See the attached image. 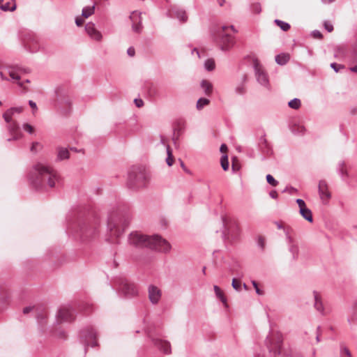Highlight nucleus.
<instances>
[{"label":"nucleus","mask_w":357,"mask_h":357,"mask_svg":"<svg viewBox=\"0 0 357 357\" xmlns=\"http://www.w3.org/2000/svg\"><path fill=\"white\" fill-rule=\"evenodd\" d=\"M34 169L37 174L36 178L33 181L36 188L48 186L53 188L57 179L56 172L51 167L42 163H37Z\"/></svg>","instance_id":"obj_1"},{"label":"nucleus","mask_w":357,"mask_h":357,"mask_svg":"<svg viewBox=\"0 0 357 357\" xmlns=\"http://www.w3.org/2000/svg\"><path fill=\"white\" fill-rule=\"evenodd\" d=\"M22 69L17 66H6L1 68L0 77L3 80L11 81L16 83L24 91L29 90L26 84L29 83V80L26 79L24 82L20 81Z\"/></svg>","instance_id":"obj_2"},{"label":"nucleus","mask_w":357,"mask_h":357,"mask_svg":"<svg viewBox=\"0 0 357 357\" xmlns=\"http://www.w3.org/2000/svg\"><path fill=\"white\" fill-rule=\"evenodd\" d=\"M23 111V107H12L6 111L3 114V119L8 123V129L15 139L20 138L21 137V134L20 132L19 125L13 119V116L15 114H20Z\"/></svg>","instance_id":"obj_3"},{"label":"nucleus","mask_w":357,"mask_h":357,"mask_svg":"<svg viewBox=\"0 0 357 357\" xmlns=\"http://www.w3.org/2000/svg\"><path fill=\"white\" fill-rule=\"evenodd\" d=\"M130 223L128 217L114 215L109 220V227L112 235L119 236Z\"/></svg>","instance_id":"obj_4"},{"label":"nucleus","mask_w":357,"mask_h":357,"mask_svg":"<svg viewBox=\"0 0 357 357\" xmlns=\"http://www.w3.org/2000/svg\"><path fill=\"white\" fill-rule=\"evenodd\" d=\"M233 31L232 26H222L219 31L218 44L222 50L227 51L230 50L234 45V38L231 35Z\"/></svg>","instance_id":"obj_5"},{"label":"nucleus","mask_w":357,"mask_h":357,"mask_svg":"<svg viewBox=\"0 0 357 357\" xmlns=\"http://www.w3.org/2000/svg\"><path fill=\"white\" fill-rule=\"evenodd\" d=\"M149 176L144 170L134 168L129 174V185L131 188H142L146 185Z\"/></svg>","instance_id":"obj_6"},{"label":"nucleus","mask_w":357,"mask_h":357,"mask_svg":"<svg viewBox=\"0 0 357 357\" xmlns=\"http://www.w3.org/2000/svg\"><path fill=\"white\" fill-rule=\"evenodd\" d=\"M149 248L162 252H169L172 248L170 243L160 236H151Z\"/></svg>","instance_id":"obj_7"},{"label":"nucleus","mask_w":357,"mask_h":357,"mask_svg":"<svg viewBox=\"0 0 357 357\" xmlns=\"http://www.w3.org/2000/svg\"><path fill=\"white\" fill-rule=\"evenodd\" d=\"M151 236L144 235L139 232H132L129 236V243L136 247H150Z\"/></svg>","instance_id":"obj_8"},{"label":"nucleus","mask_w":357,"mask_h":357,"mask_svg":"<svg viewBox=\"0 0 357 357\" xmlns=\"http://www.w3.org/2000/svg\"><path fill=\"white\" fill-rule=\"evenodd\" d=\"M268 342L270 351L276 354L279 351L282 344V337L280 334H272L268 337Z\"/></svg>","instance_id":"obj_9"},{"label":"nucleus","mask_w":357,"mask_h":357,"mask_svg":"<svg viewBox=\"0 0 357 357\" xmlns=\"http://www.w3.org/2000/svg\"><path fill=\"white\" fill-rule=\"evenodd\" d=\"M296 203L299 207L300 214L310 222L313 221V218L311 211L306 206L305 202L301 199H296Z\"/></svg>","instance_id":"obj_10"},{"label":"nucleus","mask_w":357,"mask_h":357,"mask_svg":"<svg viewBox=\"0 0 357 357\" xmlns=\"http://www.w3.org/2000/svg\"><path fill=\"white\" fill-rule=\"evenodd\" d=\"M57 318L60 321H70L75 317L68 307L63 306L59 310Z\"/></svg>","instance_id":"obj_11"},{"label":"nucleus","mask_w":357,"mask_h":357,"mask_svg":"<svg viewBox=\"0 0 357 357\" xmlns=\"http://www.w3.org/2000/svg\"><path fill=\"white\" fill-rule=\"evenodd\" d=\"M319 192L321 199L327 202L331 198V193L328 190V184L326 181L321 180L319 183Z\"/></svg>","instance_id":"obj_12"},{"label":"nucleus","mask_w":357,"mask_h":357,"mask_svg":"<svg viewBox=\"0 0 357 357\" xmlns=\"http://www.w3.org/2000/svg\"><path fill=\"white\" fill-rule=\"evenodd\" d=\"M153 344L165 354L171 353V344L168 341L160 339H153Z\"/></svg>","instance_id":"obj_13"},{"label":"nucleus","mask_w":357,"mask_h":357,"mask_svg":"<svg viewBox=\"0 0 357 357\" xmlns=\"http://www.w3.org/2000/svg\"><path fill=\"white\" fill-rule=\"evenodd\" d=\"M86 33L90 36V37L96 40H100L102 38V35L95 27L94 24L92 23H89L86 25L85 27Z\"/></svg>","instance_id":"obj_14"},{"label":"nucleus","mask_w":357,"mask_h":357,"mask_svg":"<svg viewBox=\"0 0 357 357\" xmlns=\"http://www.w3.org/2000/svg\"><path fill=\"white\" fill-rule=\"evenodd\" d=\"M149 297L151 303H157L161 297L160 290L155 286L150 287L149 289Z\"/></svg>","instance_id":"obj_15"},{"label":"nucleus","mask_w":357,"mask_h":357,"mask_svg":"<svg viewBox=\"0 0 357 357\" xmlns=\"http://www.w3.org/2000/svg\"><path fill=\"white\" fill-rule=\"evenodd\" d=\"M255 68L256 75H257L258 81L261 84H265L267 82V79H266V74L264 73V72L263 71V70L261 68V66L257 62H256L255 63Z\"/></svg>","instance_id":"obj_16"},{"label":"nucleus","mask_w":357,"mask_h":357,"mask_svg":"<svg viewBox=\"0 0 357 357\" xmlns=\"http://www.w3.org/2000/svg\"><path fill=\"white\" fill-rule=\"evenodd\" d=\"M122 291L124 292V294L130 296H135L137 294L138 292L137 288L135 284L128 282L123 284Z\"/></svg>","instance_id":"obj_17"},{"label":"nucleus","mask_w":357,"mask_h":357,"mask_svg":"<svg viewBox=\"0 0 357 357\" xmlns=\"http://www.w3.org/2000/svg\"><path fill=\"white\" fill-rule=\"evenodd\" d=\"M314 307L319 312L324 313V305L321 301V298L320 294L318 292L314 291Z\"/></svg>","instance_id":"obj_18"},{"label":"nucleus","mask_w":357,"mask_h":357,"mask_svg":"<svg viewBox=\"0 0 357 357\" xmlns=\"http://www.w3.org/2000/svg\"><path fill=\"white\" fill-rule=\"evenodd\" d=\"M290 59V56L287 53H282L275 56V61L280 65L286 64Z\"/></svg>","instance_id":"obj_19"},{"label":"nucleus","mask_w":357,"mask_h":357,"mask_svg":"<svg viewBox=\"0 0 357 357\" xmlns=\"http://www.w3.org/2000/svg\"><path fill=\"white\" fill-rule=\"evenodd\" d=\"M201 86H202V88L204 90L205 93L207 96H209L211 94L212 91H213V85L209 81L206 80V79L202 80V82L201 83Z\"/></svg>","instance_id":"obj_20"},{"label":"nucleus","mask_w":357,"mask_h":357,"mask_svg":"<svg viewBox=\"0 0 357 357\" xmlns=\"http://www.w3.org/2000/svg\"><path fill=\"white\" fill-rule=\"evenodd\" d=\"M70 157V153L68 149L64 148H59L57 153V158L59 160L68 159Z\"/></svg>","instance_id":"obj_21"},{"label":"nucleus","mask_w":357,"mask_h":357,"mask_svg":"<svg viewBox=\"0 0 357 357\" xmlns=\"http://www.w3.org/2000/svg\"><path fill=\"white\" fill-rule=\"evenodd\" d=\"M214 291H215L216 296L226 305L227 300H226L225 294H224L223 291L221 290V289L219 287L215 285Z\"/></svg>","instance_id":"obj_22"},{"label":"nucleus","mask_w":357,"mask_h":357,"mask_svg":"<svg viewBox=\"0 0 357 357\" xmlns=\"http://www.w3.org/2000/svg\"><path fill=\"white\" fill-rule=\"evenodd\" d=\"M275 23L283 31H287L290 29V25L282 20H275Z\"/></svg>","instance_id":"obj_23"},{"label":"nucleus","mask_w":357,"mask_h":357,"mask_svg":"<svg viewBox=\"0 0 357 357\" xmlns=\"http://www.w3.org/2000/svg\"><path fill=\"white\" fill-rule=\"evenodd\" d=\"M167 163L169 166H172L174 163V157L172 155V151L169 145L167 146Z\"/></svg>","instance_id":"obj_24"},{"label":"nucleus","mask_w":357,"mask_h":357,"mask_svg":"<svg viewBox=\"0 0 357 357\" xmlns=\"http://www.w3.org/2000/svg\"><path fill=\"white\" fill-rule=\"evenodd\" d=\"M94 10V6L84 8L82 10V16L85 18L89 17L93 14Z\"/></svg>","instance_id":"obj_25"},{"label":"nucleus","mask_w":357,"mask_h":357,"mask_svg":"<svg viewBox=\"0 0 357 357\" xmlns=\"http://www.w3.org/2000/svg\"><path fill=\"white\" fill-rule=\"evenodd\" d=\"M289 106L295 109H298L301 107V100L298 98H294L289 102Z\"/></svg>","instance_id":"obj_26"},{"label":"nucleus","mask_w":357,"mask_h":357,"mask_svg":"<svg viewBox=\"0 0 357 357\" xmlns=\"http://www.w3.org/2000/svg\"><path fill=\"white\" fill-rule=\"evenodd\" d=\"M210 101L208 99H206V98H200L199 99V100L197 101V108L198 109H202V107L205 105H208L209 104Z\"/></svg>","instance_id":"obj_27"},{"label":"nucleus","mask_w":357,"mask_h":357,"mask_svg":"<svg viewBox=\"0 0 357 357\" xmlns=\"http://www.w3.org/2000/svg\"><path fill=\"white\" fill-rule=\"evenodd\" d=\"M221 166L222 169L226 171L229 168V162H228V158L227 155H224L222 156L221 160Z\"/></svg>","instance_id":"obj_28"},{"label":"nucleus","mask_w":357,"mask_h":357,"mask_svg":"<svg viewBox=\"0 0 357 357\" xmlns=\"http://www.w3.org/2000/svg\"><path fill=\"white\" fill-rule=\"evenodd\" d=\"M205 68L208 70H213L215 68V61L213 59H208L205 62Z\"/></svg>","instance_id":"obj_29"},{"label":"nucleus","mask_w":357,"mask_h":357,"mask_svg":"<svg viewBox=\"0 0 357 357\" xmlns=\"http://www.w3.org/2000/svg\"><path fill=\"white\" fill-rule=\"evenodd\" d=\"M233 288L237 291H240L241 290V280L236 279V278H234L232 280V284H231Z\"/></svg>","instance_id":"obj_30"},{"label":"nucleus","mask_w":357,"mask_h":357,"mask_svg":"<svg viewBox=\"0 0 357 357\" xmlns=\"http://www.w3.org/2000/svg\"><path fill=\"white\" fill-rule=\"evenodd\" d=\"M266 181L272 186H276L278 184V182L271 174L266 176Z\"/></svg>","instance_id":"obj_31"},{"label":"nucleus","mask_w":357,"mask_h":357,"mask_svg":"<svg viewBox=\"0 0 357 357\" xmlns=\"http://www.w3.org/2000/svg\"><path fill=\"white\" fill-rule=\"evenodd\" d=\"M231 167L234 171H238L240 169L238 160L236 157L232 159Z\"/></svg>","instance_id":"obj_32"},{"label":"nucleus","mask_w":357,"mask_h":357,"mask_svg":"<svg viewBox=\"0 0 357 357\" xmlns=\"http://www.w3.org/2000/svg\"><path fill=\"white\" fill-rule=\"evenodd\" d=\"M305 129L304 126H299V125H298V126H294L293 127V129H292L293 132H296V133H303V132H305Z\"/></svg>","instance_id":"obj_33"},{"label":"nucleus","mask_w":357,"mask_h":357,"mask_svg":"<svg viewBox=\"0 0 357 357\" xmlns=\"http://www.w3.org/2000/svg\"><path fill=\"white\" fill-rule=\"evenodd\" d=\"M23 128H24V130L25 131H26V132H29L31 134L33 133L34 130H35L34 128L31 125H30L29 123H24L23 125Z\"/></svg>","instance_id":"obj_34"},{"label":"nucleus","mask_w":357,"mask_h":357,"mask_svg":"<svg viewBox=\"0 0 357 357\" xmlns=\"http://www.w3.org/2000/svg\"><path fill=\"white\" fill-rule=\"evenodd\" d=\"M1 8L3 10H5V11H7V10H14L15 9V6H13L12 7L10 6V3H8L5 5H1Z\"/></svg>","instance_id":"obj_35"},{"label":"nucleus","mask_w":357,"mask_h":357,"mask_svg":"<svg viewBox=\"0 0 357 357\" xmlns=\"http://www.w3.org/2000/svg\"><path fill=\"white\" fill-rule=\"evenodd\" d=\"M331 66L335 72H338L340 69L344 68V66L335 63H331Z\"/></svg>","instance_id":"obj_36"},{"label":"nucleus","mask_w":357,"mask_h":357,"mask_svg":"<svg viewBox=\"0 0 357 357\" xmlns=\"http://www.w3.org/2000/svg\"><path fill=\"white\" fill-rule=\"evenodd\" d=\"M324 27L328 32H332L333 30V26L330 22H324Z\"/></svg>","instance_id":"obj_37"},{"label":"nucleus","mask_w":357,"mask_h":357,"mask_svg":"<svg viewBox=\"0 0 357 357\" xmlns=\"http://www.w3.org/2000/svg\"><path fill=\"white\" fill-rule=\"evenodd\" d=\"M258 244L262 249H264L265 247V238L263 236H259L258 238Z\"/></svg>","instance_id":"obj_38"},{"label":"nucleus","mask_w":357,"mask_h":357,"mask_svg":"<svg viewBox=\"0 0 357 357\" xmlns=\"http://www.w3.org/2000/svg\"><path fill=\"white\" fill-rule=\"evenodd\" d=\"M253 11L256 13H259L261 10V5L259 3H255L252 6Z\"/></svg>","instance_id":"obj_39"},{"label":"nucleus","mask_w":357,"mask_h":357,"mask_svg":"<svg viewBox=\"0 0 357 357\" xmlns=\"http://www.w3.org/2000/svg\"><path fill=\"white\" fill-rule=\"evenodd\" d=\"M38 147H41V145L38 142H33L31 147V151L33 152H36L37 151Z\"/></svg>","instance_id":"obj_40"},{"label":"nucleus","mask_w":357,"mask_h":357,"mask_svg":"<svg viewBox=\"0 0 357 357\" xmlns=\"http://www.w3.org/2000/svg\"><path fill=\"white\" fill-rule=\"evenodd\" d=\"M342 357H351V353L349 350L347 348H344L342 351Z\"/></svg>","instance_id":"obj_41"},{"label":"nucleus","mask_w":357,"mask_h":357,"mask_svg":"<svg viewBox=\"0 0 357 357\" xmlns=\"http://www.w3.org/2000/svg\"><path fill=\"white\" fill-rule=\"evenodd\" d=\"M29 104L30 107L33 109V113L36 111H37V109H38L37 105H36V104L33 101L29 100Z\"/></svg>","instance_id":"obj_42"},{"label":"nucleus","mask_w":357,"mask_h":357,"mask_svg":"<svg viewBox=\"0 0 357 357\" xmlns=\"http://www.w3.org/2000/svg\"><path fill=\"white\" fill-rule=\"evenodd\" d=\"M135 103L137 107H141L144 105V102L142 99H135Z\"/></svg>","instance_id":"obj_43"},{"label":"nucleus","mask_w":357,"mask_h":357,"mask_svg":"<svg viewBox=\"0 0 357 357\" xmlns=\"http://www.w3.org/2000/svg\"><path fill=\"white\" fill-rule=\"evenodd\" d=\"M133 30L136 32H140L141 31V29H142V25L140 23L139 24H137L133 26Z\"/></svg>","instance_id":"obj_44"},{"label":"nucleus","mask_w":357,"mask_h":357,"mask_svg":"<svg viewBox=\"0 0 357 357\" xmlns=\"http://www.w3.org/2000/svg\"><path fill=\"white\" fill-rule=\"evenodd\" d=\"M314 38L321 39L322 38V34L319 31H315L312 33Z\"/></svg>","instance_id":"obj_45"},{"label":"nucleus","mask_w":357,"mask_h":357,"mask_svg":"<svg viewBox=\"0 0 357 357\" xmlns=\"http://www.w3.org/2000/svg\"><path fill=\"white\" fill-rule=\"evenodd\" d=\"M75 22L77 26H80L84 24V20L81 17H77Z\"/></svg>","instance_id":"obj_46"},{"label":"nucleus","mask_w":357,"mask_h":357,"mask_svg":"<svg viewBox=\"0 0 357 357\" xmlns=\"http://www.w3.org/2000/svg\"><path fill=\"white\" fill-rule=\"evenodd\" d=\"M135 54V49L133 47H129L128 50V54L130 56H133Z\"/></svg>","instance_id":"obj_47"},{"label":"nucleus","mask_w":357,"mask_h":357,"mask_svg":"<svg viewBox=\"0 0 357 357\" xmlns=\"http://www.w3.org/2000/svg\"><path fill=\"white\" fill-rule=\"evenodd\" d=\"M220 151L222 153H226L227 151V146L226 144H223L220 146Z\"/></svg>","instance_id":"obj_48"},{"label":"nucleus","mask_w":357,"mask_h":357,"mask_svg":"<svg viewBox=\"0 0 357 357\" xmlns=\"http://www.w3.org/2000/svg\"><path fill=\"white\" fill-rule=\"evenodd\" d=\"M270 196L272 198L275 199L278 197V192L275 190H273L270 192Z\"/></svg>","instance_id":"obj_49"},{"label":"nucleus","mask_w":357,"mask_h":357,"mask_svg":"<svg viewBox=\"0 0 357 357\" xmlns=\"http://www.w3.org/2000/svg\"><path fill=\"white\" fill-rule=\"evenodd\" d=\"M32 310L31 307H26L23 309V313L26 314Z\"/></svg>","instance_id":"obj_50"},{"label":"nucleus","mask_w":357,"mask_h":357,"mask_svg":"<svg viewBox=\"0 0 357 357\" xmlns=\"http://www.w3.org/2000/svg\"><path fill=\"white\" fill-rule=\"evenodd\" d=\"M181 166L182 167V169L187 173L188 174H190V172L186 168V167L185 166V165L183 164V162L181 161Z\"/></svg>","instance_id":"obj_51"},{"label":"nucleus","mask_w":357,"mask_h":357,"mask_svg":"<svg viewBox=\"0 0 357 357\" xmlns=\"http://www.w3.org/2000/svg\"><path fill=\"white\" fill-rule=\"evenodd\" d=\"M180 17H181V20L183 22H185L187 20V16L185 13H182L181 16Z\"/></svg>","instance_id":"obj_52"},{"label":"nucleus","mask_w":357,"mask_h":357,"mask_svg":"<svg viewBox=\"0 0 357 357\" xmlns=\"http://www.w3.org/2000/svg\"><path fill=\"white\" fill-rule=\"evenodd\" d=\"M350 70L353 73H357V65L350 68Z\"/></svg>","instance_id":"obj_53"},{"label":"nucleus","mask_w":357,"mask_h":357,"mask_svg":"<svg viewBox=\"0 0 357 357\" xmlns=\"http://www.w3.org/2000/svg\"><path fill=\"white\" fill-rule=\"evenodd\" d=\"M255 290L259 295H262L264 294L263 291L259 287L256 288Z\"/></svg>","instance_id":"obj_54"},{"label":"nucleus","mask_w":357,"mask_h":357,"mask_svg":"<svg viewBox=\"0 0 357 357\" xmlns=\"http://www.w3.org/2000/svg\"><path fill=\"white\" fill-rule=\"evenodd\" d=\"M218 3L220 6H222L225 3V0H218Z\"/></svg>","instance_id":"obj_55"},{"label":"nucleus","mask_w":357,"mask_h":357,"mask_svg":"<svg viewBox=\"0 0 357 357\" xmlns=\"http://www.w3.org/2000/svg\"><path fill=\"white\" fill-rule=\"evenodd\" d=\"M335 0H322V1L325 3H330L333 1H334Z\"/></svg>","instance_id":"obj_56"},{"label":"nucleus","mask_w":357,"mask_h":357,"mask_svg":"<svg viewBox=\"0 0 357 357\" xmlns=\"http://www.w3.org/2000/svg\"><path fill=\"white\" fill-rule=\"evenodd\" d=\"M237 91L239 93H243L244 92V90L243 88H237Z\"/></svg>","instance_id":"obj_57"},{"label":"nucleus","mask_w":357,"mask_h":357,"mask_svg":"<svg viewBox=\"0 0 357 357\" xmlns=\"http://www.w3.org/2000/svg\"><path fill=\"white\" fill-rule=\"evenodd\" d=\"M252 284H253L255 289L258 287V284H257V282L252 281Z\"/></svg>","instance_id":"obj_58"},{"label":"nucleus","mask_w":357,"mask_h":357,"mask_svg":"<svg viewBox=\"0 0 357 357\" xmlns=\"http://www.w3.org/2000/svg\"><path fill=\"white\" fill-rule=\"evenodd\" d=\"M224 222L225 224V227H227V229L229 231V229L228 228V225H227V220L226 219L224 220Z\"/></svg>","instance_id":"obj_59"},{"label":"nucleus","mask_w":357,"mask_h":357,"mask_svg":"<svg viewBox=\"0 0 357 357\" xmlns=\"http://www.w3.org/2000/svg\"><path fill=\"white\" fill-rule=\"evenodd\" d=\"M278 228H281V227H282L281 224H278Z\"/></svg>","instance_id":"obj_60"},{"label":"nucleus","mask_w":357,"mask_h":357,"mask_svg":"<svg viewBox=\"0 0 357 357\" xmlns=\"http://www.w3.org/2000/svg\"><path fill=\"white\" fill-rule=\"evenodd\" d=\"M96 344H96V342H94L91 346H92V347H94V346H96Z\"/></svg>","instance_id":"obj_61"},{"label":"nucleus","mask_w":357,"mask_h":357,"mask_svg":"<svg viewBox=\"0 0 357 357\" xmlns=\"http://www.w3.org/2000/svg\"><path fill=\"white\" fill-rule=\"evenodd\" d=\"M243 286H244V288H245V289H247V286H246L245 284H244Z\"/></svg>","instance_id":"obj_62"},{"label":"nucleus","mask_w":357,"mask_h":357,"mask_svg":"<svg viewBox=\"0 0 357 357\" xmlns=\"http://www.w3.org/2000/svg\"><path fill=\"white\" fill-rule=\"evenodd\" d=\"M2 105V103H1V102L0 101V105Z\"/></svg>","instance_id":"obj_63"},{"label":"nucleus","mask_w":357,"mask_h":357,"mask_svg":"<svg viewBox=\"0 0 357 357\" xmlns=\"http://www.w3.org/2000/svg\"><path fill=\"white\" fill-rule=\"evenodd\" d=\"M356 228H357V225L356 226Z\"/></svg>","instance_id":"obj_64"}]
</instances>
